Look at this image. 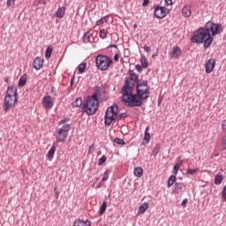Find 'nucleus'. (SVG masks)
Returning <instances> with one entry per match:
<instances>
[{
    "mask_svg": "<svg viewBox=\"0 0 226 226\" xmlns=\"http://www.w3.org/2000/svg\"><path fill=\"white\" fill-rule=\"evenodd\" d=\"M73 226H91V222L88 220L83 221L81 219H77L74 221Z\"/></svg>",
    "mask_w": 226,
    "mask_h": 226,
    "instance_id": "f3484780",
    "label": "nucleus"
},
{
    "mask_svg": "<svg viewBox=\"0 0 226 226\" xmlns=\"http://www.w3.org/2000/svg\"><path fill=\"white\" fill-rule=\"evenodd\" d=\"M49 1H50V0H40L39 3H41V4H47V3H49Z\"/></svg>",
    "mask_w": 226,
    "mask_h": 226,
    "instance_id": "09e8293b",
    "label": "nucleus"
},
{
    "mask_svg": "<svg viewBox=\"0 0 226 226\" xmlns=\"http://www.w3.org/2000/svg\"><path fill=\"white\" fill-rule=\"evenodd\" d=\"M187 203H188V200H184L182 201V205H183V206H186Z\"/></svg>",
    "mask_w": 226,
    "mask_h": 226,
    "instance_id": "864d4df0",
    "label": "nucleus"
},
{
    "mask_svg": "<svg viewBox=\"0 0 226 226\" xmlns=\"http://www.w3.org/2000/svg\"><path fill=\"white\" fill-rule=\"evenodd\" d=\"M166 4H168L169 6H172L173 3L172 0H165Z\"/></svg>",
    "mask_w": 226,
    "mask_h": 226,
    "instance_id": "de8ad7c7",
    "label": "nucleus"
},
{
    "mask_svg": "<svg viewBox=\"0 0 226 226\" xmlns=\"http://www.w3.org/2000/svg\"><path fill=\"white\" fill-rule=\"evenodd\" d=\"M95 63L98 70L101 72H107V70L110 68L113 60L105 55H98L96 56Z\"/></svg>",
    "mask_w": 226,
    "mask_h": 226,
    "instance_id": "423d86ee",
    "label": "nucleus"
},
{
    "mask_svg": "<svg viewBox=\"0 0 226 226\" xmlns=\"http://www.w3.org/2000/svg\"><path fill=\"white\" fill-rule=\"evenodd\" d=\"M147 4H149V0H144L142 5L147 6Z\"/></svg>",
    "mask_w": 226,
    "mask_h": 226,
    "instance_id": "3c124183",
    "label": "nucleus"
},
{
    "mask_svg": "<svg viewBox=\"0 0 226 226\" xmlns=\"http://www.w3.org/2000/svg\"><path fill=\"white\" fill-rule=\"evenodd\" d=\"M50 56H52V48L51 47H48L45 52V57L47 59H49V57H50Z\"/></svg>",
    "mask_w": 226,
    "mask_h": 226,
    "instance_id": "2f4dec72",
    "label": "nucleus"
},
{
    "mask_svg": "<svg viewBox=\"0 0 226 226\" xmlns=\"http://www.w3.org/2000/svg\"><path fill=\"white\" fill-rule=\"evenodd\" d=\"M73 107H82V98L79 97L72 102Z\"/></svg>",
    "mask_w": 226,
    "mask_h": 226,
    "instance_id": "c756f323",
    "label": "nucleus"
},
{
    "mask_svg": "<svg viewBox=\"0 0 226 226\" xmlns=\"http://www.w3.org/2000/svg\"><path fill=\"white\" fill-rule=\"evenodd\" d=\"M133 91V84L130 85L129 80H125L122 88L123 102L126 107H141L142 100L137 94L132 93Z\"/></svg>",
    "mask_w": 226,
    "mask_h": 226,
    "instance_id": "f03ea898",
    "label": "nucleus"
},
{
    "mask_svg": "<svg viewBox=\"0 0 226 226\" xmlns=\"http://www.w3.org/2000/svg\"><path fill=\"white\" fill-rule=\"evenodd\" d=\"M98 107H100V101L98 100L97 94H93L91 96L87 97L83 103V110L88 116H94V114H96Z\"/></svg>",
    "mask_w": 226,
    "mask_h": 226,
    "instance_id": "20e7f679",
    "label": "nucleus"
},
{
    "mask_svg": "<svg viewBox=\"0 0 226 226\" xmlns=\"http://www.w3.org/2000/svg\"><path fill=\"white\" fill-rule=\"evenodd\" d=\"M118 111L119 108L117 105L110 106L108 108L104 117V123L106 126H110V124H112V121L115 119H124V117H127L128 115L126 113H122L119 117H117Z\"/></svg>",
    "mask_w": 226,
    "mask_h": 226,
    "instance_id": "39448f33",
    "label": "nucleus"
},
{
    "mask_svg": "<svg viewBox=\"0 0 226 226\" xmlns=\"http://www.w3.org/2000/svg\"><path fill=\"white\" fill-rule=\"evenodd\" d=\"M134 176H136V177H142V176H144V170L140 167L135 168Z\"/></svg>",
    "mask_w": 226,
    "mask_h": 226,
    "instance_id": "4be33fe9",
    "label": "nucleus"
},
{
    "mask_svg": "<svg viewBox=\"0 0 226 226\" xmlns=\"http://www.w3.org/2000/svg\"><path fill=\"white\" fill-rule=\"evenodd\" d=\"M138 98L142 100H147L149 98V86L147 81H138L137 82V94Z\"/></svg>",
    "mask_w": 226,
    "mask_h": 226,
    "instance_id": "0eeeda50",
    "label": "nucleus"
},
{
    "mask_svg": "<svg viewBox=\"0 0 226 226\" xmlns=\"http://www.w3.org/2000/svg\"><path fill=\"white\" fill-rule=\"evenodd\" d=\"M64 13H66V9L64 7H59L54 15L57 19H63V17H64Z\"/></svg>",
    "mask_w": 226,
    "mask_h": 226,
    "instance_id": "aec40b11",
    "label": "nucleus"
},
{
    "mask_svg": "<svg viewBox=\"0 0 226 226\" xmlns=\"http://www.w3.org/2000/svg\"><path fill=\"white\" fill-rule=\"evenodd\" d=\"M109 174H110V172H109V170H106L104 172L102 181H107V179H109Z\"/></svg>",
    "mask_w": 226,
    "mask_h": 226,
    "instance_id": "58836bf2",
    "label": "nucleus"
},
{
    "mask_svg": "<svg viewBox=\"0 0 226 226\" xmlns=\"http://www.w3.org/2000/svg\"><path fill=\"white\" fill-rule=\"evenodd\" d=\"M107 22V17H102L101 19L97 20L96 26H102V24H105Z\"/></svg>",
    "mask_w": 226,
    "mask_h": 226,
    "instance_id": "f704fd0d",
    "label": "nucleus"
},
{
    "mask_svg": "<svg viewBox=\"0 0 226 226\" xmlns=\"http://www.w3.org/2000/svg\"><path fill=\"white\" fill-rule=\"evenodd\" d=\"M199 172V169H190L187 170V174L190 176H193V174H197Z\"/></svg>",
    "mask_w": 226,
    "mask_h": 226,
    "instance_id": "c9c22d12",
    "label": "nucleus"
},
{
    "mask_svg": "<svg viewBox=\"0 0 226 226\" xmlns=\"http://www.w3.org/2000/svg\"><path fill=\"white\" fill-rule=\"evenodd\" d=\"M222 199L226 200V185L223 187V190H222Z\"/></svg>",
    "mask_w": 226,
    "mask_h": 226,
    "instance_id": "c03bdc74",
    "label": "nucleus"
},
{
    "mask_svg": "<svg viewBox=\"0 0 226 226\" xmlns=\"http://www.w3.org/2000/svg\"><path fill=\"white\" fill-rule=\"evenodd\" d=\"M43 58L40 56L35 57L33 62V67L34 68V70H41V68H43Z\"/></svg>",
    "mask_w": 226,
    "mask_h": 226,
    "instance_id": "f8f14e48",
    "label": "nucleus"
},
{
    "mask_svg": "<svg viewBox=\"0 0 226 226\" xmlns=\"http://www.w3.org/2000/svg\"><path fill=\"white\" fill-rule=\"evenodd\" d=\"M17 87L11 86L7 88L5 97L4 99V110L8 112L10 109L15 107L18 102Z\"/></svg>",
    "mask_w": 226,
    "mask_h": 226,
    "instance_id": "7ed1b4c3",
    "label": "nucleus"
},
{
    "mask_svg": "<svg viewBox=\"0 0 226 226\" xmlns=\"http://www.w3.org/2000/svg\"><path fill=\"white\" fill-rule=\"evenodd\" d=\"M183 17H190L192 15V7L190 5H185L182 9Z\"/></svg>",
    "mask_w": 226,
    "mask_h": 226,
    "instance_id": "6ab92c4d",
    "label": "nucleus"
},
{
    "mask_svg": "<svg viewBox=\"0 0 226 226\" xmlns=\"http://www.w3.org/2000/svg\"><path fill=\"white\" fill-rule=\"evenodd\" d=\"M87 64L86 63H82L78 66L79 73H84L86 72Z\"/></svg>",
    "mask_w": 226,
    "mask_h": 226,
    "instance_id": "393cba45",
    "label": "nucleus"
},
{
    "mask_svg": "<svg viewBox=\"0 0 226 226\" xmlns=\"http://www.w3.org/2000/svg\"><path fill=\"white\" fill-rule=\"evenodd\" d=\"M137 72H139V73H140L142 72V66H140V64H136L135 66Z\"/></svg>",
    "mask_w": 226,
    "mask_h": 226,
    "instance_id": "37998d69",
    "label": "nucleus"
},
{
    "mask_svg": "<svg viewBox=\"0 0 226 226\" xmlns=\"http://www.w3.org/2000/svg\"><path fill=\"white\" fill-rule=\"evenodd\" d=\"M26 82H27V74H24L19 79V86H26Z\"/></svg>",
    "mask_w": 226,
    "mask_h": 226,
    "instance_id": "b1692460",
    "label": "nucleus"
},
{
    "mask_svg": "<svg viewBox=\"0 0 226 226\" xmlns=\"http://www.w3.org/2000/svg\"><path fill=\"white\" fill-rule=\"evenodd\" d=\"M94 41V37H93V31H88L85 34L83 38L84 43H93Z\"/></svg>",
    "mask_w": 226,
    "mask_h": 226,
    "instance_id": "4468645a",
    "label": "nucleus"
},
{
    "mask_svg": "<svg viewBox=\"0 0 226 226\" xmlns=\"http://www.w3.org/2000/svg\"><path fill=\"white\" fill-rule=\"evenodd\" d=\"M105 162H107V156L102 155V156L99 159V163H98V165H103V163H105Z\"/></svg>",
    "mask_w": 226,
    "mask_h": 226,
    "instance_id": "e433bc0d",
    "label": "nucleus"
},
{
    "mask_svg": "<svg viewBox=\"0 0 226 226\" xmlns=\"http://www.w3.org/2000/svg\"><path fill=\"white\" fill-rule=\"evenodd\" d=\"M175 165H177V167L181 168V165H183V160H180L178 162H177Z\"/></svg>",
    "mask_w": 226,
    "mask_h": 226,
    "instance_id": "8fccbe9b",
    "label": "nucleus"
},
{
    "mask_svg": "<svg viewBox=\"0 0 226 226\" xmlns=\"http://www.w3.org/2000/svg\"><path fill=\"white\" fill-rule=\"evenodd\" d=\"M56 154V147L53 146L51 147V148L49 150L48 154H47V160H49V162H52V159L54 158V154Z\"/></svg>",
    "mask_w": 226,
    "mask_h": 226,
    "instance_id": "412c9836",
    "label": "nucleus"
},
{
    "mask_svg": "<svg viewBox=\"0 0 226 226\" xmlns=\"http://www.w3.org/2000/svg\"><path fill=\"white\" fill-rule=\"evenodd\" d=\"M107 29L103 28V29H101L100 32H99V36L100 38H102V40H105V38H107Z\"/></svg>",
    "mask_w": 226,
    "mask_h": 226,
    "instance_id": "cd10ccee",
    "label": "nucleus"
},
{
    "mask_svg": "<svg viewBox=\"0 0 226 226\" xmlns=\"http://www.w3.org/2000/svg\"><path fill=\"white\" fill-rule=\"evenodd\" d=\"M115 61H119V54H116L114 56Z\"/></svg>",
    "mask_w": 226,
    "mask_h": 226,
    "instance_id": "603ef678",
    "label": "nucleus"
},
{
    "mask_svg": "<svg viewBox=\"0 0 226 226\" xmlns=\"http://www.w3.org/2000/svg\"><path fill=\"white\" fill-rule=\"evenodd\" d=\"M150 140H151V134L149 133V126H147L145 129V136L143 138V144H145V145L149 144Z\"/></svg>",
    "mask_w": 226,
    "mask_h": 226,
    "instance_id": "dca6fc26",
    "label": "nucleus"
},
{
    "mask_svg": "<svg viewBox=\"0 0 226 226\" xmlns=\"http://www.w3.org/2000/svg\"><path fill=\"white\" fill-rule=\"evenodd\" d=\"M107 211V201H103L100 207L99 215H103Z\"/></svg>",
    "mask_w": 226,
    "mask_h": 226,
    "instance_id": "c85d7f7f",
    "label": "nucleus"
},
{
    "mask_svg": "<svg viewBox=\"0 0 226 226\" xmlns=\"http://www.w3.org/2000/svg\"><path fill=\"white\" fill-rule=\"evenodd\" d=\"M61 123H64V121H61V122L59 123V124H61Z\"/></svg>",
    "mask_w": 226,
    "mask_h": 226,
    "instance_id": "6e6d98bb",
    "label": "nucleus"
},
{
    "mask_svg": "<svg viewBox=\"0 0 226 226\" xmlns=\"http://www.w3.org/2000/svg\"><path fill=\"white\" fill-rule=\"evenodd\" d=\"M221 146L224 151H226V133L223 135L222 141H221Z\"/></svg>",
    "mask_w": 226,
    "mask_h": 226,
    "instance_id": "473e14b6",
    "label": "nucleus"
},
{
    "mask_svg": "<svg viewBox=\"0 0 226 226\" xmlns=\"http://www.w3.org/2000/svg\"><path fill=\"white\" fill-rule=\"evenodd\" d=\"M176 183V176L171 175L168 179V188H170Z\"/></svg>",
    "mask_w": 226,
    "mask_h": 226,
    "instance_id": "a878e982",
    "label": "nucleus"
},
{
    "mask_svg": "<svg viewBox=\"0 0 226 226\" xmlns=\"http://www.w3.org/2000/svg\"><path fill=\"white\" fill-rule=\"evenodd\" d=\"M144 50L145 52H151V48L149 46H145Z\"/></svg>",
    "mask_w": 226,
    "mask_h": 226,
    "instance_id": "49530a36",
    "label": "nucleus"
},
{
    "mask_svg": "<svg viewBox=\"0 0 226 226\" xmlns=\"http://www.w3.org/2000/svg\"><path fill=\"white\" fill-rule=\"evenodd\" d=\"M216 65V60L215 58H210L205 64V72L206 73H211L215 70V66Z\"/></svg>",
    "mask_w": 226,
    "mask_h": 226,
    "instance_id": "9b49d317",
    "label": "nucleus"
},
{
    "mask_svg": "<svg viewBox=\"0 0 226 226\" xmlns=\"http://www.w3.org/2000/svg\"><path fill=\"white\" fill-rule=\"evenodd\" d=\"M155 56H158V54H156V55H153V56H152V57H155Z\"/></svg>",
    "mask_w": 226,
    "mask_h": 226,
    "instance_id": "5fc2aeb1",
    "label": "nucleus"
},
{
    "mask_svg": "<svg viewBox=\"0 0 226 226\" xmlns=\"http://www.w3.org/2000/svg\"><path fill=\"white\" fill-rule=\"evenodd\" d=\"M94 151V145H91L88 148V153H93Z\"/></svg>",
    "mask_w": 226,
    "mask_h": 226,
    "instance_id": "a18cd8bd",
    "label": "nucleus"
},
{
    "mask_svg": "<svg viewBox=\"0 0 226 226\" xmlns=\"http://www.w3.org/2000/svg\"><path fill=\"white\" fill-rule=\"evenodd\" d=\"M7 6L10 8V6L14 7L15 6V0H7Z\"/></svg>",
    "mask_w": 226,
    "mask_h": 226,
    "instance_id": "ea45409f",
    "label": "nucleus"
},
{
    "mask_svg": "<svg viewBox=\"0 0 226 226\" xmlns=\"http://www.w3.org/2000/svg\"><path fill=\"white\" fill-rule=\"evenodd\" d=\"M179 166H177L175 164L174 168H173V174H177V172L179 171Z\"/></svg>",
    "mask_w": 226,
    "mask_h": 226,
    "instance_id": "a19ab883",
    "label": "nucleus"
},
{
    "mask_svg": "<svg viewBox=\"0 0 226 226\" xmlns=\"http://www.w3.org/2000/svg\"><path fill=\"white\" fill-rule=\"evenodd\" d=\"M141 66L142 68H147L148 66L147 59L146 58V56L141 57Z\"/></svg>",
    "mask_w": 226,
    "mask_h": 226,
    "instance_id": "7c9ffc66",
    "label": "nucleus"
},
{
    "mask_svg": "<svg viewBox=\"0 0 226 226\" xmlns=\"http://www.w3.org/2000/svg\"><path fill=\"white\" fill-rule=\"evenodd\" d=\"M148 208H149V203L148 202H144L143 204H141L139 206V207L138 209L139 215H144V213H146Z\"/></svg>",
    "mask_w": 226,
    "mask_h": 226,
    "instance_id": "a211bd4d",
    "label": "nucleus"
},
{
    "mask_svg": "<svg viewBox=\"0 0 226 226\" xmlns=\"http://www.w3.org/2000/svg\"><path fill=\"white\" fill-rule=\"evenodd\" d=\"M222 132L226 133V119L222 122Z\"/></svg>",
    "mask_w": 226,
    "mask_h": 226,
    "instance_id": "79ce46f5",
    "label": "nucleus"
},
{
    "mask_svg": "<svg viewBox=\"0 0 226 226\" xmlns=\"http://www.w3.org/2000/svg\"><path fill=\"white\" fill-rule=\"evenodd\" d=\"M222 25L207 22L205 28H200L192 38V43H204V47L208 49L213 43V36L222 33ZM212 33V36L211 34Z\"/></svg>",
    "mask_w": 226,
    "mask_h": 226,
    "instance_id": "f257e3e1",
    "label": "nucleus"
},
{
    "mask_svg": "<svg viewBox=\"0 0 226 226\" xmlns=\"http://www.w3.org/2000/svg\"><path fill=\"white\" fill-rule=\"evenodd\" d=\"M154 15L156 19H165L169 15V9L166 7H156L154 9Z\"/></svg>",
    "mask_w": 226,
    "mask_h": 226,
    "instance_id": "9d476101",
    "label": "nucleus"
},
{
    "mask_svg": "<svg viewBox=\"0 0 226 226\" xmlns=\"http://www.w3.org/2000/svg\"><path fill=\"white\" fill-rule=\"evenodd\" d=\"M129 74H130V79H126L129 81L130 85L132 84V87L135 86V82H137V80H139V75H137V73H135V72L133 71H129Z\"/></svg>",
    "mask_w": 226,
    "mask_h": 226,
    "instance_id": "2eb2a0df",
    "label": "nucleus"
},
{
    "mask_svg": "<svg viewBox=\"0 0 226 226\" xmlns=\"http://www.w3.org/2000/svg\"><path fill=\"white\" fill-rule=\"evenodd\" d=\"M114 142L116 144H118L119 146H124V144H126V142H124L122 139H119V138H116L114 139Z\"/></svg>",
    "mask_w": 226,
    "mask_h": 226,
    "instance_id": "72a5a7b5",
    "label": "nucleus"
},
{
    "mask_svg": "<svg viewBox=\"0 0 226 226\" xmlns=\"http://www.w3.org/2000/svg\"><path fill=\"white\" fill-rule=\"evenodd\" d=\"M160 153V147L158 145L155 146V147L153 150L154 156H156Z\"/></svg>",
    "mask_w": 226,
    "mask_h": 226,
    "instance_id": "4c0bfd02",
    "label": "nucleus"
},
{
    "mask_svg": "<svg viewBox=\"0 0 226 226\" xmlns=\"http://www.w3.org/2000/svg\"><path fill=\"white\" fill-rule=\"evenodd\" d=\"M222 181H223V176L222 175V173H218L215 177V185H222Z\"/></svg>",
    "mask_w": 226,
    "mask_h": 226,
    "instance_id": "5701e85b",
    "label": "nucleus"
},
{
    "mask_svg": "<svg viewBox=\"0 0 226 226\" xmlns=\"http://www.w3.org/2000/svg\"><path fill=\"white\" fill-rule=\"evenodd\" d=\"M72 125L70 124H64L61 128L57 129L56 139L58 142H66L68 139V132H70Z\"/></svg>",
    "mask_w": 226,
    "mask_h": 226,
    "instance_id": "6e6552de",
    "label": "nucleus"
},
{
    "mask_svg": "<svg viewBox=\"0 0 226 226\" xmlns=\"http://www.w3.org/2000/svg\"><path fill=\"white\" fill-rule=\"evenodd\" d=\"M183 190V185L179 183H176L174 185V192L175 193H178Z\"/></svg>",
    "mask_w": 226,
    "mask_h": 226,
    "instance_id": "bb28decb",
    "label": "nucleus"
},
{
    "mask_svg": "<svg viewBox=\"0 0 226 226\" xmlns=\"http://www.w3.org/2000/svg\"><path fill=\"white\" fill-rule=\"evenodd\" d=\"M182 54L181 48L175 46L173 47L171 52L170 53V56L172 59H177V57H180Z\"/></svg>",
    "mask_w": 226,
    "mask_h": 226,
    "instance_id": "ddd939ff",
    "label": "nucleus"
},
{
    "mask_svg": "<svg viewBox=\"0 0 226 226\" xmlns=\"http://www.w3.org/2000/svg\"><path fill=\"white\" fill-rule=\"evenodd\" d=\"M45 110H50L54 107V99L50 95L44 96L41 101Z\"/></svg>",
    "mask_w": 226,
    "mask_h": 226,
    "instance_id": "1a4fd4ad",
    "label": "nucleus"
}]
</instances>
